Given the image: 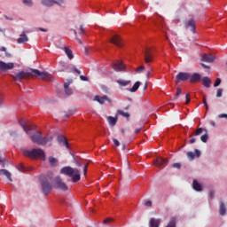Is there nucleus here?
Listing matches in <instances>:
<instances>
[{"label":"nucleus","instance_id":"obj_1","mask_svg":"<svg viewBox=\"0 0 227 227\" xmlns=\"http://www.w3.org/2000/svg\"><path fill=\"white\" fill-rule=\"evenodd\" d=\"M31 71L32 72L20 71L18 73H15L14 74H11V76L14 79L15 82H20L24 79H29L31 76H35L36 78L46 82L53 81V76L48 72H41L38 69H31Z\"/></svg>","mask_w":227,"mask_h":227},{"label":"nucleus","instance_id":"obj_2","mask_svg":"<svg viewBox=\"0 0 227 227\" xmlns=\"http://www.w3.org/2000/svg\"><path fill=\"white\" fill-rule=\"evenodd\" d=\"M60 173L62 175L72 177L74 183H78L81 180V173L78 168H74L70 166H66L61 168Z\"/></svg>","mask_w":227,"mask_h":227},{"label":"nucleus","instance_id":"obj_3","mask_svg":"<svg viewBox=\"0 0 227 227\" xmlns=\"http://www.w3.org/2000/svg\"><path fill=\"white\" fill-rule=\"evenodd\" d=\"M49 179H51V176L49 174L47 175V176H40L42 192L45 196H48L52 192V189H53V184H51Z\"/></svg>","mask_w":227,"mask_h":227},{"label":"nucleus","instance_id":"obj_4","mask_svg":"<svg viewBox=\"0 0 227 227\" xmlns=\"http://www.w3.org/2000/svg\"><path fill=\"white\" fill-rule=\"evenodd\" d=\"M23 153L26 157H29L31 159L42 158L43 161L46 160L45 152L42 148H34L31 151L24 150Z\"/></svg>","mask_w":227,"mask_h":227},{"label":"nucleus","instance_id":"obj_5","mask_svg":"<svg viewBox=\"0 0 227 227\" xmlns=\"http://www.w3.org/2000/svg\"><path fill=\"white\" fill-rule=\"evenodd\" d=\"M31 140L33 143L37 144L38 145H45L53 140V137L50 136L43 137L41 132H37L31 136Z\"/></svg>","mask_w":227,"mask_h":227},{"label":"nucleus","instance_id":"obj_6","mask_svg":"<svg viewBox=\"0 0 227 227\" xmlns=\"http://www.w3.org/2000/svg\"><path fill=\"white\" fill-rule=\"evenodd\" d=\"M52 186L54 189L60 190L63 192H67L68 190V186L66 184L64 180L59 176H57L52 180Z\"/></svg>","mask_w":227,"mask_h":227},{"label":"nucleus","instance_id":"obj_7","mask_svg":"<svg viewBox=\"0 0 227 227\" xmlns=\"http://www.w3.org/2000/svg\"><path fill=\"white\" fill-rule=\"evenodd\" d=\"M14 69V63L13 62H4L0 60V73H5L7 71H11Z\"/></svg>","mask_w":227,"mask_h":227},{"label":"nucleus","instance_id":"obj_8","mask_svg":"<svg viewBox=\"0 0 227 227\" xmlns=\"http://www.w3.org/2000/svg\"><path fill=\"white\" fill-rule=\"evenodd\" d=\"M63 0H42V4L45 7H52L54 4H62Z\"/></svg>","mask_w":227,"mask_h":227},{"label":"nucleus","instance_id":"obj_9","mask_svg":"<svg viewBox=\"0 0 227 227\" xmlns=\"http://www.w3.org/2000/svg\"><path fill=\"white\" fill-rule=\"evenodd\" d=\"M112 66L116 72H122L126 68V66L123 64V62L120 60L114 61Z\"/></svg>","mask_w":227,"mask_h":227},{"label":"nucleus","instance_id":"obj_10","mask_svg":"<svg viewBox=\"0 0 227 227\" xmlns=\"http://www.w3.org/2000/svg\"><path fill=\"white\" fill-rule=\"evenodd\" d=\"M190 78H191V74L185 73V72H179V74L176 75V80L179 82H186L190 80Z\"/></svg>","mask_w":227,"mask_h":227},{"label":"nucleus","instance_id":"obj_11","mask_svg":"<svg viewBox=\"0 0 227 227\" xmlns=\"http://www.w3.org/2000/svg\"><path fill=\"white\" fill-rule=\"evenodd\" d=\"M215 59H216L215 56H213L211 54H207V53L204 54L202 56V58H200V60L202 62H206V63H209V64L214 63Z\"/></svg>","mask_w":227,"mask_h":227},{"label":"nucleus","instance_id":"obj_12","mask_svg":"<svg viewBox=\"0 0 227 227\" xmlns=\"http://www.w3.org/2000/svg\"><path fill=\"white\" fill-rule=\"evenodd\" d=\"M110 43L116 45L117 47H122V40L121 39L120 35H114L111 39Z\"/></svg>","mask_w":227,"mask_h":227},{"label":"nucleus","instance_id":"obj_13","mask_svg":"<svg viewBox=\"0 0 227 227\" xmlns=\"http://www.w3.org/2000/svg\"><path fill=\"white\" fill-rule=\"evenodd\" d=\"M58 142L60 145H66V147L69 150L70 149V145L69 143L67 141V139L66 138V137L60 135L58 137Z\"/></svg>","mask_w":227,"mask_h":227},{"label":"nucleus","instance_id":"obj_14","mask_svg":"<svg viewBox=\"0 0 227 227\" xmlns=\"http://www.w3.org/2000/svg\"><path fill=\"white\" fill-rule=\"evenodd\" d=\"M201 81V75L199 73H193V74L190 75V82L197 83Z\"/></svg>","mask_w":227,"mask_h":227},{"label":"nucleus","instance_id":"obj_15","mask_svg":"<svg viewBox=\"0 0 227 227\" xmlns=\"http://www.w3.org/2000/svg\"><path fill=\"white\" fill-rule=\"evenodd\" d=\"M94 101L98 102L100 105H104L106 101H109V98L106 95L101 97V96H95Z\"/></svg>","mask_w":227,"mask_h":227},{"label":"nucleus","instance_id":"obj_16","mask_svg":"<svg viewBox=\"0 0 227 227\" xmlns=\"http://www.w3.org/2000/svg\"><path fill=\"white\" fill-rule=\"evenodd\" d=\"M200 82H202V85L207 89H209L212 84V81L207 76L202 77V79H200Z\"/></svg>","mask_w":227,"mask_h":227},{"label":"nucleus","instance_id":"obj_17","mask_svg":"<svg viewBox=\"0 0 227 227\" xmlns=\"http://www.w3.org/2000/svg\"><path fill=\"white\" fill-rule=\"evenodd\" d=\"M160 218H151L149 220V227H160Z\"/></svg>","mask_w":227,"mask_h":227},{"label":"nucleus","instance_id":"obj_18","mask_svg":"<svg viewBox=\"0 0 227 227\" xmlns=\"http://www.w3.org/2000/svg\"><path fill=\"white\" fill-rule=\"evenodd\" d=\"M203 130V128H199L195 132H193V135H190V137H192V139H190V144H194L196 142V138L193 137V136H200Z\"/></svg>","mask_w":227,"mask_h":227},{"label":"nucleus","instance_id":"obj_19","mask_svg":"<svg viewBox=\"0 0 227 227\" xmlns=\"http://www.w3.org/2000/svg\"><path fill=\"white\" fill-rule=\"evenodd\" d=\"M167 162H168L167 159L160 157V158L156 159V160L154 161V164L156 165V167L160 168Z\"/></svg>","mask_w":227,"mask_h":227},{"label":"nucleus","instance_id":"obj_20","mask_svg":"<svg viewBox=\"0 0 227 227\" xmlns=\"http://www.w3.org/2000/svg\"><path fill=\"white\" fill-rule=\"evenodd\" d=\"M186 27H190V30H192V33H196V23L194 20H190L188 23H186Z\"/></svg>","mask_w":227,"mask_h":227},{"label":"nucleus","instance_id":"obj_21","mask_svg":"<svg viewBox=\"0 0 227 227\" xmlns=\"http://www.w3.org/2000/svg\"><path fill=\"white\" fill-rule=\"evenodd\" d=\"M75 163H76V165L78 167H82L83 166V175H84V176H87L89 163H82L78 160H75Z\"/></svg>","mask_w":227,"mask_h":227},{"label":"nucleus","instance_id":"obj_22","mask_svg":"<svg viewBox=\"0 0 227 227\" xmlns=\"http://www.w3.org/2000/svg\"><path fill=\"white\" fill-rule=\"evenodd\" d=\"M64 51L69 60H73L74 59V53L69 47H64Z\"/></svg>","mask_w":227,"mask_h":227},{"label":"nucleus","instance_id":"obj_23","mask_svg":"<svg viewBox=\"0 0 227 227\" xmlns=\"http://www.w3.org/2000/svg\"><path fill=\"white\" fill-rule=\"evenodd\" d=\"M0 176H6L8 178V180L10 182H12V174L7 169L1 168L0 169Z\"/></svg>","mask_w":227,"mask_h":227},{"label":"nucleus","instance_id":"obj_24","mask_svg":"<svg viewBox=\"0 0 227 227\" xmlns=\"http://www.w3.org/2000/svg\"><path fill=\"white\" fill-rule=\"evenodd\" d=\"M17 42L19 44H24L28 42V37L26 34H21L20 37L18 38Z\"/></svg>","mask_w":227,"mask_h":227},{"label":"nucleus","instance_id":"obj_25","mask_svg":"<svg viewBox=\"0 0 227 227\" xmlns=\"http://www.w3.org/2000/svg\"><path fill=\"white\" fill-rule=\"evenodd\" d=\"M226 214V207L223 201L219 204V215L223 216Z\"/></svg>","mask_w":227,"mask_h":227},{"label":"nucleus","instance_id":"obj_26","mask_svg":"<svg viewBox=\"0 0 227 227\" xmlns=\"http://www.w3.org/2000/svg\"><path fill=\"white\" fill-rule=\"evenodd\" d=\"M145 59L147 64L152 63L153 61V55L151 54L149 50H146L145 51Z\"/></svg>","mask_w":227,"mask_h":227},{"label":"nucleus","instance_id":"obj_27","mask_svg":"<svg viewBox=\"0 0 227 227\" xmlns=\"http://www.w3.org/2000/svg\"><path fill=\"white\" fill-rule=\"evenodd\" d=\"M20 126L23 128L24 131L27 134H31V129L27 127V123L24 121H20Z\"/></svg>","mask_w":227,"mask_h":227},{"label":"nucleus","instance_id":"obj_28","mask_svg":"<svg viewBox=\"0 0 227 227\" xmlns=\"http://www.w3.org/2000/svg\"><path fill=\"white\" fill-rule=\"evenodd\" d=\"M193 190L197 192L202 191V185L196 179L193 180Z\"/></svg>","mask_w":227,"mask_h":227},{"label":"nucleus","instance_id":"obj_29","mask_svg":"<svg viewBox=\"0 0 227 227\" xmlns=\"http://www.w3.org/2000/svg\"><path fill=\"white\" fill-rule=\"evenodd\" d=\"M118 119L113 116L107 117V121L110 124V126L114 127L116 125Z\"/></svg>","mask_w":227,"mask_h":227},{"label":"nucleus","instance_id":"obj_30","mask_svg":"<svg viewBox=\"0 0 227 227\" xmlns=\"http://www.w3.org/2000/svg\"><path fill=\"white\" fill-rule=\"evenodd\" d=\"M117 82H118V84H119L120 86H121V87H126V86H128V85L130 84L131 81H127V80H121V79H120V80L117 81Z\"/></svg>","mask_w":227,"mask_h":227},{"label":"nucleus","instance_id":"obj_31","mask_svg":"<svg viewBox=\"0 0 227 227\" xmlns=\"http://www.w3.org/2000/svg\"><path fill=\"white\" fill-rule=\"evenodd\" d=\"M117 114L122 116L123 118L129 119L130 114L128 112H124L122 110H118Z\"/></svg>","mask_w":227,"mask_h":227},{"label":"nucleus","instance_id":"obj_32","mask_svg":"<svg viewBox=\"0 0 227 227\" xmlns=\"http://www.w3.org/2000/svg\"><path fill=\"white\" fill-rule=\"evenodd\" d=\"M141 85L140 82H136L134 86L129 90L130 92L135 93L138 90L139 87Z\"/></svg>","mask_w":227,"mask_h":227},{"label":"nucleus","instance_id":"obj_33","mask_svg":"<svg viewBox=\"0 0 227 227\" xmlns=\"http://www.w3.org/2000/svg\"><path fill=\"white\" fill-rule=\"evenodd\" d=\"M49 161H50V164L52 166V167H56L58 165V159H56L55 157L53 156H50L49 157Z\"/></svg>","mask_w":227,"mask_h":227},{"label":"nucleus","instance_id":"obj_34","mask_svg":"<svg viewBox=\"0 0 227 227\" xmlns=\"http://www.w3.org/2000/svg\"><path fill=\"white\" fill-rule=\"evenodd\" d=\"M64 88L65 92L67 96H71L73 94V90L69 88V83H65Z\"/></svg>","mask_w":227,"mask_h":227},{"label":"nucleus","instance_id":"obj_35","mask_svg":"<svg viewBox=\"0 0 227 227\" xmlns=\"http://www.w3.org/2000/svg\"><path fill=\"white\" fill-rule=\"evenodd\" d=\"M167 227H176V218L171 217L168 224H167Z\"/></svg>","mask_w":227,"mask_h":227},{"label":"nucleus","instance_id":"obj_36","mask_svg":"<svg viewBox=\"0 0 227 227\" xmlns=\"http://www.w3.org/2000/svg\"><path fill=\"white\" fill-rule=\"evenodd\" d=\"M0 51L5 52V57H6L7 59H11V58H12V53H10V52L7 51L6 47L2 46V47L0 48Z\"/></svg>","mask_w":227,"mask_h":227},{"label":"nucleus","instance_id":"obj_37","mask_svg":"<svg viewBox=\"0 0 227 227\" xmlns=\"http://www.w3.org/2000/svg\"><path fill=\"white\" fill-rule=\"evenodd\" d=\"M59 67L62 72H65L67 69V65L66 62L61 61L59 62Z\"/></svg>","mask_w":227,"mask_h":227},{"label":"nucleus","instance_id":"obj_38","mask_svg":"<svg viewBox=\"0 0 227 227\" xmlns=\"http://www.w3.org/2000/svg\"><path fill=\"white\" fill-rule=\"evenodd\" d=\"M186 156H188V160H193L195 158V154L193 152H188L186 153Z\"/></svg>","mask_w":227,"mask_h":227},{"label":"nucleus","instance_id":"obj_39","mask_svg":"<svg viewBox=\"0 0 227 227\" xmlns=\"http://www.w3.org/2000/svg\"><path fill=\"white\" fill-rule=\"evenodd\" d=\"M208 140V135L207 133L200 136V141H202V143H207Z\"/></svg>","mask_w":227,"mask_h":227},{"label":"nucleus","instance_id":"obj_40","mask_svg":"<svg viewBox=\"0 0 227 227\" xmlns=\"http://www.w3.org/2000/svg\"><path fill=\"white\" fill-rule=\"evenodd\" d=\"M18 170L20 171V172H26V171H27V169L23 166L22 163H20V164L18 166Z\"/></svg>","mask_w":227,"mask_h":227},{"label":"nucleus","instance_id":"obj_41","mask_svg":"<svg viewBox=\"0 0 227 227\" xmlns=\"http://www.w3.org/2000/svg\"><path fill=\"white\" fill-rule=\"evenodd\" d=\"M23 4L28 7L33 5L32 0H23Z\"/></svg>","mask_w":227,"mask_h":227},{"label":"nucleus","instance_id":"obj_42","mask_svg":"<svg viewBox=\"0 0 227 227\" xmlns=\"http://www.w3.org/2000/svg\"><path fill=\"white\" fill-rule=\"evenodd\" d=\"M222 80L221 78H216V82H215L214 87L217 88L221 85Z\"/></svg>","mask_w":227,"mask_h":227},{"label":"nucleus","instance_id":"obj_43","mask_svg":"<svg viewBox=\"0 0 227 227\" xmlns=\"http://www.w3.org/2000/svg\"><path fill=\"white\" fill-rule=\"evenodd\" d=\"M223 97V89L216 90V98H222Z\"/></svg>","mask_w":227,"mask_h":227},{"label":"nucleus","instance_id":"obj_44","mask_svg":"<svg viewBox=\"0 0 227 227\" xmlns=\"http://www.w3.org/2000/svg\"><path fill=\"white\" fill-rule=\"evenodd\" d=\"M182 94V90L180 88H177V91H176V97L174 98H177Z\"/></svg>","mask_w":227,"mask_h":227},{"label":"nucleus","instance_id":"obj_45","mask_svg":"<svg viewBox=\"0 0 227 227\" xmlns=\"http://www.w3.org/2000/svg\"><path fill=\"white\" fill-rule=\"evenodd\" d=\"M172 168L180 169L181 164L179 162H176V163L172 164Z\"/></svg>","mask_w":227,"mask_h":227},{"label":"nucleus","instance_id":"obj_46","mask_svg":"<svg viewBox=\"0 0 227 227\" xmlns=\"http://www.w3.org/2000/svg\"><path fill=\"white\" fill-rule=\"evenodd\" d=\"M218 118L227 120V114H218Z\"/></svg>","mask_w":227,"mask_h":227},{"label":"nucleus","instance_id":"obj_47","mask_svg":"<svg viewBox=\"0 0 227 227\" xmlns=\"http://www.w3.org/2000/svg\"><path fill=\"white\" fill-rule=\"evenodd\" d=\"M186 102L185 104L188 105L191 102L190 93H186Z\"/></svg>","mask_w":227,"mask_h":227},{"label":"nucleus","instance_id":"obj_48","mask_svg":"<svg viewBox=\"0 0 227 227\" xmlns=\"http://www.w3.org/2000/svg\"><path fill=\"white\" fill-rule=\"evenodd\" d=\"M145 206L151 207L153 206L152 200H147V201H145Z\"/></svg>","mask_w":227,"mask_h":227},{"label":"nucleus","instance_id":"obj_49","mask_svg":"<svg viewBox=\"0 0 227 227\" xmlns=\"http://www.w3.org/2000/svg\"><path fill=\"white\" fill-rule=\"evenodd\" d=\"M114 145H115L116 147H119V146L121 145V143H120L119 140L116 139V138H114Z\"/></svg>","mask_w":227,"mask_h":227},{"label":"nucleus","instance_id":"obj_50","mask_svg":"<svg viewBox=\"0 0 227 227\" xmlns=\"http://www.w3.org/2000/svg\"><path fill=\"white\" fill-rule=\"evenodd\" d=\"M195 155L199 158L201 155V152L199 149H195Z\"/></svg>","mask_w":227,"mask_h":227},{"label":"nucleus","instance_id":"obj_51","mask_svg":"<svg viewBox=\"0 0 227 227\" xmlns=\"http://www.w3.org/2000/svg\"><path fill=\"white\" fill-rule=\"evenodd\" d=\"M113 218H106L104 220V224H107L108 223L112 222Z\"/></svg>","mask_w":227,"mask_h":227},{"label":"nucleus","instance_id":"obj_52","mask_svg":"<svg viewBox=\"0 0 227 227\" xmlns=\"http://www.w3.org/2000/svg\"><path fill=\"white\" fill-rule=\"evenodd\" d=\"M145 69V66H141V67H137L136 71L138 73V72L143 71Z\"/></svg>","mask_w":227,"mask_h":227},{"label":"nucleus","instance_id":"obj_53","mask_svg":"<svg viewBox=\"0 0 227 227\" xmlns=\"http://www.w3.org/2000/svg\"><path fill=\"white\" fill-rule=\"evenodd\" d=\"M200 66H202V68H204V69H210V67L204 63H200Z\"/></svg>","mask_w":227,"mask_h":227},{"label":"nucleus","instance_id":"obj_54","mask_svg":"<svg viewBox=\"0 0 227 227\" xmlns=\"http://www.w3.org/2000/svg\"><path fill=\"white\" fill-rule=\"evenodd\" d=\"M80 79L82 81V82H88V78L84 75H81L80 76Z\"/></svg>","mask_w":227,"mask_h":227},{"label":"nucleus","instance_id":"obj_55","mask_svg":"<svg viewBox=\"0 0 227 227\" xmlns=\"http://www.w3.org/2000/svg\"><path fill=\"white\" fill-rule=\"evenodd\" d=\"M80 30H81V32H80L81 35H82V34L85 33L83 25H81V26H80Z\"/></svg>","mask_w":227,"mask_h":227},{"label":"nucleus","instance_id":"obj_56","mask_svg":"<svg viewBox=\"0 0 227 227\" xmlns=\"http://www.w3.org/2000/svg\"><path fill=\"white\" fill-rule=\"evenodd\" d=\"M0 164H1V167L2 168H4L5 167V164L4 162V160L0 157Z\"/></svg>","mask_w":227,"mask_h":227},{"label":"nucleus","instance_id":"obj_57","mask_svg":"<svg viewBox=\"0 0 227 227\" xmlns=\"http://www.w3.org/2000/svg\"><path fill=\"white\" fill-rule=\"evenodd\" d=\"M3 100H4V97L2 94H0V106H3Z\"/></svg>","mask_w":227,"mask_h":227},{"label":"nucleus","instance_id":"obj_58","mask_svg":"<svg viewBox=\"0 0 227 227\" xmlns=\"http://www.w3.org/2000/svg\"><path fill=\"white\" fill-rule=\"evenodd\" d=\"M74 70L77 74H81V71L77 69L75 67H74Z\"/></svg>","mask_w":227,"mask_h":227},{"label":"nucleus","instance_id":"obj_59","mask_svg":"<svg viewBox=\"0 0 227 227\" xmlns=\"http://www.w3.org/2000/svg\"><path fill=\"white\" fill-rule=\"evenodd\" d=\"M203 103H204V106H206V107H207V98H204V99H203Z\"/></svg>","mask_w":227,"mask_h":227},{"label":"nucleus","instance_id":"obj_60","mask_svg":"<svg viewBox=\"0 0 227 227\" xmlns=\"http://www.w3.org/2000/svg\"><path fill=\"white\" fill-rule=\"evenodd\" d=\"M142 130V128H138L135 130V134H138L140 133V131Z\"/></svg>","mask_w":227,"mask_h":227},{"label":"nucleus","instance_id":"obj_61","mask_svg":"<svg viewBox=\"0 0 227 227\" xmlns=\"http://www.w3.org/2000/svg\"><path fill=\"white\" fill-rule=\"evenodd\" d=\"M71 115H73V112L70 111L66 114V117L68 118Z\"/></svg>","mask_w":227,"mask_h":227},{"label":"nucleus","instance_id":"obj_62","mask_svg":"<svg viewBox=\"0 0 227 227\" xmlns=\"http://www.w3.org/2000/svg\"><path fill=\"white\" fill-rule=\"evenodd\" d=\"M4 18L6 20H12V18H9L7 15H4Z\"/></svg>","mask_w":227,"mask_h":227},{"label":"nucleus","instance_id":"obj_63","mask_svg":"<svg viewBox=\"0 0 227 227\" xmlns=\"http://www.w3.org/2000/svg\"><path fill=\"white\" fill-rule=\"evenodd\" d=\"M209 197H211V199L214 198V192L213 191L209 192Z\"/></svg>","mask_w":227,"mask_h":227},{"label":"nucleus","instance_id":"obj_64","mask_svg":"<svg viewBox=\"0 0 227 227\" xmlns=\"http://www.w3.org/2000/svg\"><path fill=\"white\" fill-rule=\"evenodd\" d=\"M147 88H148V83L146 82V83L145 84L144 90H147Z\"/></svg>","mask_w":227,"mask_h":227}]
</instances>
